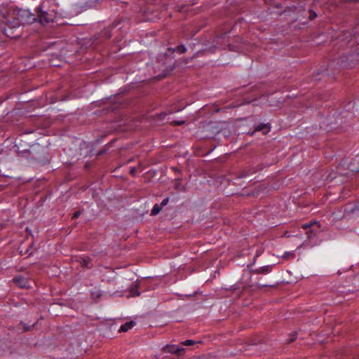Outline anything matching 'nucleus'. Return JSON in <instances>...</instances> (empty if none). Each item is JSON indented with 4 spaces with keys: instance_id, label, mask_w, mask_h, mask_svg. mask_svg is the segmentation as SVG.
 Returning <instances> with one entry per match:
<instances>
[{
    "instance_id": "14",
    "label": "nucleus",
    "mask_w": 359,
    "mask_h": 359,
    "mask_svg": "<svg viewBox=\"0 0 359 359\" xmlns=\"http://www.w3.org/2000/svg\"><path fill=\"white\" fill-rule=\"evenodd\" d=\"M183 346H192L196 344V341L191 340V339H187L181 343Z\"/></svg>"
},
{
    "instance_id": "18",
    "label": "nucleus",
    "mask_w": 359,
    "mask_h": 359,
    "mask_svg": "<svg viewBox=\"0 0 359 359\" xmlns=\"http://www.w3.org/2000/svg\"><path fill=\"white\" fill-rule=\"evenodd\" d=\"M171 123L173 124L174 126H181L184 123V121H174Z\"/></svg>"
},
{
    "instance_id": "4",
    "label": "nucleus",
    "mask_w": 359,
    "mask_h": 359,
    "mask_svg": "<svg viewBox=\"0 0 359 359\" xmlns=\"http://www.w3.org/2000/svg\"><path fill=\"white\" fill-rule=\"evenodd\" d=\"M13 282L20 288H28L29 287L28 278L22 276H18L14 277L13 278Z\"/></svg>"
},
{
    "instance_id": "19",
    "label": "nucleus",
    "mask_w": 359,
    "mask_h": 359,
    "mask_svg": "<svg viewBox=\"0 0 359 359\" xmlns=\"http://www.w3.org/2000/svg\"><path fill=\"white\" fill-rule=\"evenodd\" d=\"M130 174L132 176H135L136 174V168L135 167H132L130 170Z\"/></svg>"
},
{
    "instance_id": "11",
    "label": "nucleus",
    "mask_w": 359,
    "mask_h": 359,
    "mask_svg": "<svg viewBox=\"0 0 359 359\" xmlns=\"http://www.w3.org/2000/svg\"><path fill=\"white\" fill-rule=\"evenodd\" d=\"M161 209L162 208L159 205L155 204L151 210V215H156L160 212Z\"/></svg>"
},
{
    "instance_id": "8",
    "label": "nucleus",
    "mask_w": 359,
    "mask_h": 359,
    "mask_svg": "<svg viewBox=\"0 0 359 359\" xmlns=\"http://www.w3.org/2000/svg\"><path fill=\"white\" fill-rule=\"evenodd\" d=\"M135 325V321H130V322H127L125 324L122 325L119 329V332H127L129 330L132 329Z\"/></svg>"
},
{
    "instance_id": "12",
    "label": "nucleus",
    "mask_w": 359,
    "mask_h": 359,
    "mask_svg": "<svg viewBox=\"0 0 359 359\" xmlns=\"http://www.w3.org/2000/svg\"><path fill=\"white\" fill-rule=\"evenodd\" d=\"M8 12H7V10L4 8V9H1L0 8V21H4V20L6 19V15H7Z\"/></svg>"
},
{
    "instance_id": "13",
    "label": "nucleus",
    "mask_w": 359,
    "mask_h": 359,
    "mask_svg": "<svg viewBox=\"0 0 359 359\" xmlns=\"http://www.w3.org/2000/svg\"><path fill=\"white\" fill-rule=\"evenodd\" d=\"M173 51H177L180 53H184L187 51V48L184 45H180L177 46Z\"/></svg>"
},
{
    "instance_id": "16",
    "label": "nucleus",
    "mask_w": 359,
    "mask_h": 359,
    "mask_svg": "<svg viewBox=\"0 0 359 359\" xmlns=\"http://www.w3.org/2000/svg\"><path fill=\"white\" fill-rule=\"evenodd\" d=\"M317 226V222L305 224L302 226V229L309 230L310 228Z\"/></svg>"
},
{
    "instance_id": "28",
    "label": "nucleus",
    "mask_w": 359,
    "mask_h": 359,
    "mask_svg": "<svg viewBox=\"0 0 359 359\" xmlns=\"http://www.w3.org/2000/svg\"><path fill=\"white\" fill-rule=\"evenodd\" d=\"M15 26H18H18H19V22H16V23H15Z\"/></svg>"
},
{
    "instance_id": "6",
    "label": "nucleus",
    "mask_w": 359,
    "mask_h": 359,
    "mask_svg": "<svg viewBox=\"0 0 359 359\" xmlns=\"http://www.w3.org/2000/svg\"><path fill=\"white\" fill-rule=\"evenodd\" d=\"M319 224L317 223V226H314L306 231L307 237L309 239H312L317 236L319 232Z\"/></svg>"
},
{
    "instance_id": "5",
    "label": "nucleus",
    "mask_w": 359,
    "mask_h": 359,
    "mask_svg": "<svg viewBox=\"0 0 359 359\" xmlns=\"http://www.w3.org/2000/svg\"><path fill=\"white\" fill-rule=\"evenodd\" d=\"M271 128L270 123H260L255 126V130L248 134L250 136H253L256 132L262 131L264 135H266L270 132Z\"/></svg>"
},
{
    "instance_id": "25",
    "label": "nucleus",
    "mask_w": 359,
    "mask_h": 359,
    "mask_svg": "<svg viewBox=\"0 0 359 359\" xmlns=\"http://www.w3.org/2000/svg\"><path fill=\"white\" fill-rule=\"evenodd\" d=\"M215 48V47L211 48H210V50H209L208 51H209L210 53H214V51H215V50H214Z\"/></svg>"
},
{
    "instance_id": "27",
    "label": "nucleus",
    "mask_w": 359,
    "mask_h": 359,
    "mask_svg": "<svg viewBox=\"0 0 359 359\" xmlns=\"http://www.w3.org/2000/svg\"><path fill=\"white\" fill-rule=\"evenodd\" d=\"M3 22H4V23L5 25H6L8 27V28H11V26H8V25H7V22H6V21H3Z\"/></svg>"
},
{
    "instance_id": "29",
    "label": "nucleus",
    "mask_w": 359,
    "mask_h": 359,
    "mask_svg": "<svg viewBox=\"0 0 359 359\" xmlns=\"http://www.w3.org/2000/svg\"><path fill=\"white\" fill-rule=\"evenodd\" d=\"M25 330L28 331V330H29V328H25Z\"/></svg>"
},
{
    "instance_id": "22",
    "label": "nucleus",
    "mask_w": 359,
    "mask_h": 359,
    "mask_svg": "<svg viewBox=\"0 0 359 359\" xmlns=\"http://www.w3.org/2000/svg\"><path fill=\"white\" fill-rule=\"evenodd\" d=\"M290 255H293V254L291 252H285L283 257L287 258Z\"/></svg>"
},
{
    "instance_id": "7",
    "label": "nucleus",
    "mask_w": 359,
    "mask_h": 359,
    "mask_svg": "<svg viewBox=\"0 0 359 359\" xmlns=\"http://www.w3.org/2000/svg\"><path fill=\"white\" fill-rule=\"evenodd\" d=\"M271 270L272 266L266 265L253 270V273L256 274H266L270 273Z\"/></svg>"
},
{
    "instance_id": "15",
    "label": "nucleus",
    "mask_w": 359,
    "mask_h": 359,
    "mask_svg": "<svg viewBox=\"0 0 359 359\" xmlns=\"http://www.w3.org/2000/svg\"><path fill=\"white\" fill-rule=\"evenodd\" d=\"M309 18L310 20H313L317 17L316 13L314 11H313L312 9H309Z\"/></svg>"
},
{
    "instance_id": "1",
    "label": "nucleus",
    "mask_w": 359,
    "mask_h": 359,
    "mask_svg": "<svg viewBox=\"0 0 359 359\" xmlns=\"http://www.w3.org/2000/svg\"><path fill=\"white\" fill-rule=\"evenodd\" d=\"M36 12L37 13V21L43 26L53 22L55 18V15L53 12L48 13L43 11L41 6L36 8Z\"/></svg>"
},
{
    "instance_id": "24",
    "label": "nucleus",
    "mask_w": 359,
    "mask_h": 359,
    "mask_svg": "<svg viewBox=\"0 0 359 359\" xmlns=\"http://www.w3.org/2000/svg\"><path fill=\"white\" fill-rule=\"evenodd\" d=\"M105 151L104 150H100L98 153H97V155L98 156H100L103 154H104Z\"/></svg>"
},
{
    "instance_id": "26",
    "label": "nucleus",
    "mask_w": 359,
    "mask_h": 359,
    "mask_svg": "<svg viewBox=\"0 0 359 359\" xmlns=\"http://www.w3.org/2000/svg\"><path fill=\"white\" fill-rule=\"evenodd\" d=\"M134 295H137V296H139L140 295V292L136 291L135 292L133 293Z\"/></svg>"
},
{
    "instance_id": "10",
    "label": "nucleus",
    "mask_w": 359,
    "mask_h": 359,
    "mask_svg": "<svg viewBox=\"0 0 359 359\" xmlns=\"http://www.w3.org/2000/svg\"><path fill=\"white\" fill-rule=\"evenodd\" d=\"M183 348H180L175 346H168L165 347V351L171 353H179Z\"/></svg>"
},
{
    "instance_id": "21",
    "label": "nucleus",
    "mask_w": 359,
    "mask_h": 359,
    "mask_svg": "<svg viewBox=\"0 0 359 359\" xmlns=\"http://www.w3.org/2000/svg\"><path fill=\"white\" fill-rule=\"evenodd\" d=\"M3 29H4V33H5V34H6V35H7L8 36H10V37H13V36H11V34H9V33H8V30L7 29V28H6V27H4Z\"/></svg>"
},
{
    "instance_id": "9",
    "label": "nucleus",
    "mask_w": 359,
    "mask_h": 359,
    "mask_svg": "<svg viewBox=\"0 0 359 359\" xmlns=\"http://www.w3.org/2000/svg\"><path fill=\"white\" fill-rule=\"evenodd\" d=\"M79 262L81 266L86 268H90V259L88 257H80Z\"/></svg>"
},
{
    "instance_id": "17",
    "label": "nucleus",
    "mask_w": 359,
    "mask_h": 359,
    "mask_svg": "<svg viewBox=\"0 0 359 359\" xmlns=\"http://www.w3.org/2000/svg\"><path fill=\"white\" fill-rule=\"evenodd\" d=\"M168 201H169V198H168V197H167V198H164V199L162 201V202L161 203L160 206H161V208H163V206H165V205H166L168 204Z\"/></svg>"
},
{
    "instance_id": "23",
    "label": "nucleus",
    "mask_w": 359,
    "mask_h": 359,
    "mask_svg": "<svg viewBox=\"0 0 359 359\" xmlns=\"http://www.w3.org/2000/svg\"><path fill=\"white\" fill-rule=\"evenodd\" d=\"M295 335H296V334H294V336H293V337H292V338L290 339V341H289V342H290H290H292L293 341H294V339H295Z\"/></svg>"
},
{
    "instance_id": "2",
    "label": "nucleus",
    "mask_w": 359,
    "mask_h": 359,
    "mask_svg": "<svg viewBox=\"0 0 359 359\" xmlns=\"http://www.w3.org/2000/svg\"><path fill=\"white\" fill-rule=\"evenodd\" d=\"M18 15L22 23L32 24L37 21V13H32L29 10L20 9Z\"/></svg>"
},
{
    "instance_id": "20",
    "label": "nucleus",
    "mask_w": 359,
    "mask_h": 359,
    "mask_svg": "<svg viewBox=\"0 0 359 359\" xmlns=\"http://www.w3.org/2000/svg\"><path fill=\"white\" fill-rule=\"evenodd\" d=\"M80 215H81V212L79 210L76 211L72 216V219L78 218L80 216Z\"/></svg>"
},
{
    "instance_id": "3",
    "label": "nucleus",
    "mask_w": 359,
    "mask_h": 359,
    "mask_svg": "<svg viewBox=\"0 0 359 359\" xmlns=\"http://www.w3.org/2000/svg\"><path fill=\"white\" fill-rule=\"evenodd\" d=\"M262 169V168L261 166H258L257 168L249 167V168H244L239 172V173L238 174V178L246 177L250 175L257 172L258 170H261Z\"/></svg>"
}]
</instances>
